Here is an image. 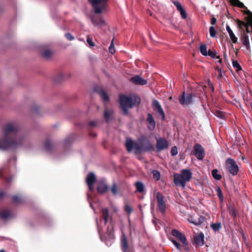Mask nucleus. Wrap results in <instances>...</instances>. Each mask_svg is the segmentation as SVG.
Listing matches in <instances>:
<instances>
[{
	"mask_svg": "<svg viewBox=\"0 0 252 252\" xmlns=\"http://www.w3.org/2000/svg\"><path fill=\"white\" fill-rule=\"evenodd\" d=\"M18 126L13 123H9L3 127V138L0 139V150H5L10 147L16 148L22 146L25 137L19 133Z\"/></svg>",
	"mask_w": 252,
	"mask_h": 252,
	"instance_id": "1",
	"label": "nucleus"
},
{
	"mask_svg": "<svg viewBox=\"0 0 252 252\" xmlns=\"http://www.w3.org/2000/svg\"><path fill=\"white\" fill-rule=\"evenodd\" d=\"M139 143L134 142L131 139H127L125 146L128 152H131L133 149L136 154H140L143 152L154 151V146L145 135H142L138 139Z\"/></svg>",
	"mask_w": 252,
	"mask_h": 252,
	"instance_id": "2",
	"label": "nucleus"
},
{
	"mask_svg": "<svg viewBox=\"0 0 252 252\" xmlns=\"http://www.w3.org/2000/svg\"><path fill=\"white\" fill-rule=\"evenodd\" d=\"M119 101L123 114L127 115L128 109L134 106H138L141 102V98L137 95L131 97L122 94L119 95Z\"/></svg>",
	"mask_w": 252,
	"mask_h": 252,
	"instance_id": "3",
	"label": "nucleus"
},
{
	"mask_svg": "<svg viewBox=\"0 0 252 252\" xmlns=\"http://www.w3.org/2000/svg\"><path fill=\"white\" fill-rule=\"evenodd\" d=\"M192 177V173L189 169H183L181 174L174 175V182L177 186L181 185L184 188L187 182H189Z\"/></svg>",
	"mask_w": 252,
	"mask_h": 252,
	"instance_id": "4",
	"label": "nucleus"
},
{
	"mask_svg": "<svg viewBox=\"0 0 252 252\" xmlns=\"http://www.w3.org/2000/svg\"><path fill=\"white\" fill-rule=\"evenodd\" d=\"M99 237L102 241L104 242L106 245L111 246L115 239L114 232V226L111 223L107 226L106 233L102 235L99 230H98Z\"/></svg>",
	"mask_w": 252,
	"mask_h": 252,
	"instance_id": "5",
	"label": "nucleus"
},
{
	"mask_svg": "<svg viewBox=\"0 0 252 252\" xmlns=\"http://www.w3.org/2000/svg\"><path fill=\"white\" fill-rule=\"evenodd\" d=\"M95 14H101L106 10L107 0H88Z\"/></svg>",
	"mask_w": 252,
	"mask_h": 252,
	"instance_id": "6",
	"label": "nucleus"
},
{
	"mask_svg": "<svg viewBox=\"0 0 252 252\" xmlns=\"http://www.w3.org/2000/svg\"><path fill=\"white\" fill-rule=\"evenodd\" d=\"M225 167L226 171L233 176H236L239 172V166L235 160L232 158H228L225 162Z\"/></svg>",
	"mask_w": 252,
	"mask_h": 252,
	"instance_id": "7",
	"label": "nucleus"
},
{
	"mask_svg": "<svg viewBox=\"0 0 252 252\" xmlns=\"http://www.w3.org/2000/svg\"><path fill=\"white\" fill-rule=\"evenodd\" d=\"M120 246L123 252H135L133 245L128 242L126 236L124 234L121 236Z\"/></svg>",
	"mask_w": 252,
	"mask_h": 252,
	"instance_id": "8",
	"label": "nucleus"
},
{
	"mask_svg": "<svg viewBox=\"0 0 252 252\" xmlns=\"http://www.w3.org/2000/svg\"><path fill=\"white\" fill-rule=\"evenodd\" d=\"M157 201V207L160 212L162 214H165L166 209V204L165 197L160 192L156 193Z\"/></svg>",
	"mask_w": 252,
	"mask_h": 252,
	"instance_id": "9",
	"label": "nucleus"
},
{
	"mask_svg": "<svg viewBox=\"0 0 252 252\" xmlns=\"http://www.w3.org/2000/svg\"><path fill=\"white\" fill-rule=\"evenodd\" d=\"M180 103L183 105H189L193 103V96L191 94L183 92L179 98Z\"/></svg>",
	"mask_w": 252,
	"mask_h": 252,
	"instance_id": "10",
	"label": "nucleus"
},
{
	"mask_svg": "<svg viewBox=\"0 0 252 252\" xmlns=\"http://www.w3.org/2000/svg\"><path fill=\"white\" fill-rule=\"evenodd\" d=\"M156 151L160 152L166 150L169 147L168 142L164 138L159 137L156 139Z\"/></svg>",
	"mask_w": 252,
	"mask_h": 252,
	"instance_id": "11",
	"label": "nucleus"
},
{
	"mask_svg": "<svg viewBox=\"0 0 252 252\" xmlns=\"http://www.w3.org/2000/svg\"><path fill=\"white\" fill-rule=\"evenodd\" d=\"M194 155L198 160H202L205 156V150L199 143H196L193 147Z\"/></svg>",
	"mask_w": 252,
	"mask_h": 252,
	"instance_id": "12",
	"label": "nucleus"
},
{
	"mask_svg": "<svg viewBox=\"0 0 252 252\" xmlns=\"http://www.w3.org/2000/svg\"><path fill=\"white\" fill-rule=\"evenodd\" d=\"M171 234L182 243L183 246L185 247V249H186V247L188 246V242L185 235L175 229L172 230Z\"/></svg>",
	"mask_w": 252,
	"mask_h": 252,
	"instance_id": "13",
	"label": "nucleus"
},
{
	"mask_svg": "<svg viewBox=\"0 0 252 252\" xmlns=\"http://www.w3.org/2000/svg\"><path fill=\"white\" fill-rule=\"evenodd\" d=\"M152 106L153 110L161 117V120L163 121L165 119V114L159 102L157 100L154 99L152 102Z\"/></svg>",
	"mask_w": 252,
	"mask_h": 252,
	"instance_id": "14",
	"label": "nucleus"
},
{
	"mask_svg": "<svg viewBox=\"0 0 252 252\" xmlns=\"http://www.w3.org/2000/svg\"><path fill=\"white\" fill-rule=\"evenodd\" d=\"M192 244L196 247L202 246L205 244L204 235L203 232H200L194 236Z\"/></svg>",
	"mask_w": 252,
	"mask_h": 252,
	"instance_id": "15",
	"label": "nucleus"
},
{
	"mask_svg": "<svg viewBox=\"0 0 252 252\" xmlns=\"http://www.w3.org/2000/svg\"><path fill=\"white\" fill-rule=\"evenodd\" d=\"M108 189L109 186L104 180H101L98 183L96 190L99 194H104L108 191Z\"/></svg>",
	"mask_w": 252,
	"mask_h": 252,
	"instance_id": "16",
	"label": "nucleus"
},
{
	"mask_svg": "<svg viewBox=\"0 0 252 252\" xmlns=\"http://www.w3.org/2000/svg\"><path fill=\"white\" fill-rule=\"evenodd\" d=\"M146 122L147 123L148 128L150 130H154L156 127V122L151 114H148Z\"/></svg>",
	"mask_w": 252,
	"mask_h": 252,
	"instance_id": "17",
	"label": "nucleus"
},
{
	"mask_svg": "<svg viewBox=\"0 0 252 252\" xmlns=\"http://www.w3.org/2000/svg\"><path fill=\"white\" fill-rule=\"evenodd\" d=\"M94 91L98 93L104 102H108L109 98L106 92L102 88L99 87H96L94 88Z\"/></svg>",
	"mask_w": 252,
	"mask_h": 252,
	"instance_id": "18",
	"label": "nucleus"
},
{
	"mask_svg": "<svg viewBox=\"0 0 252 252\" xmlns=\"http://www.w3.org/2000/svg\"><path fill=\"white\" fill-rule=\"evenodd\" d=\"M93 24L95 26H98L104 24V20L101 16L93 15L91 17Z\"/></svg>",
	"mask_w": 252,
	"mask_h": 252,
	"instance_id": "19",
	"label": "nucleus"
},
{
	"mask_svg": "<svg viewBox=\"0 0 252 252\" xmlns=\"http://www.w3.org/2000/svg\"><path fill=\"white\" fill-rule=\"evenodd\" d=\"M241 40L243 45L246 47L247 50H249L250 48L249 37L247 33H245V31L242 34Z\"/></svg>",
	"mask_w": 252,
	"mask_h": 252,
	"instance_id": "20",
	"label": "nucleus"
},
{
	"mask_svg": "<svg viewBox=\"0 0 252 252\" xmlns=\"http://www.w3.org/2000/svg\"><path fill=\"white\" fill-rule=\"evenodd\" d=\"M131 81L136 85H143L147 83L146 80L140 77L139 76L136 75L131 78Z\"/></svg>",
	"mask_w": 252,
	"mask_h": 252,
	"instance_id": "21",
	"label": "nucleus"
},
{
	"mask_svg": "<svg viewBox=\"0 0 252 252\" xmlns=\"http://www.w3.org/2000/svg\"><path fill=\"white\" fill-rule=\"evenodd\" d=\"M114 111L112 110L106 109L104 112V118L107 123H109L113 116Z\"/></svg>",
	"mask_w": 252,
	"mask_h": 252,
	"instance_id": "22",
	"label": "nucleus"
},
{
	"mask_svg": "<svg viewBox=\"0 0 252 252\" xmlns=\"http://www.w3.org/2000/svg\"><path fill=\"white\" fill-rule=\"evenodd\" d=\"M96 180L94 174L93 172H90L87 175L86 181L87 184H94Z\"/></svg>",
	"mask_w": 252,
	"mask_h": 252,
	"instance_id": "23",
	"label": "nucleus"
},
{
	"mask_svg": "<svg viewBox=\"0 0 252 252\" xmlns=\"http://www.w3.org/2000/svg\"><path fill=\"white\" fill-rule=\"evenodd\" d=\"M226 30L229 33L230 38L233 43H236L237 42V37L235 36L233 31L231 29L230 27L228 26H226Z\"/></svg>",
	"mask_w": 252,
	"mask_h": 252,
	"instance_id": "24",
	"label": "nucleus"
},
{
	"mask_svg": "<svg viewBox=\"0 0 252 252\" xmlns=\"http://www.w3.org/2000/svg\"><path fill=\"white\" fill-rule=\"evenodd\" d=\"M110 190L112 194L114 196L118 194L120 191L119 187L115 182H114L112 184V185L110 188Z\"/></svg>",
	"mask_w": 252,
	"mask_h": 252,
	"instance_id": "25",
	"label": "nucleus"
},
{
	"mask_svg": "<svg viewBox=\"0 0 252 252\" xmlns=\"http://www.w3.org/2000/svg\"><path fill=\"white\" fill-rule=\"evenodd\" d=\"M11 216V213L9 210H4L0 212V219L3 220H6L10 218Z\"/></svg>",
	"mask_w": 252,
	"mask_h": 252,
	"instance_id": "26",
	"label": "nucleus"
},
{
	"mask_svg": "<svg viewBox=\"0 0 252 252\" xmlns=\"http://www.w3.org/2000/svg\"><path fill=\"white\" fill-rule=\"evenodd\" d=\"M134 185L136 188V191L142 193L144 191L145 187L143 183L141 182H136Z\"/></svg>",
	"mask_w": 252,
	"mask_h": 252,
	"instance_id": "27",
	"label": "nucleus"
},
{
	"mask_svg": "<svg viewBox=\"0 0 252 252\" xmlns=\"http://www.w3.org/2000/svg\"><path fill=\"white\" fill-rule=\"evenodd\" d=\"M231 3L233 5L238 6L241 8H247V7L244 4V3L239 0H231Z\"/></svg>",
	"mask_w": 252,
	"mask_h": 252,
	"instance_id": "28",
	"label": "nucleus"
},
{
	"mask_svg": "<svg viewBox=\"0 0 252 252\" xmlns=\"http://www.w3.org/2000/svg\"><path fill=\"white\" fill-rule=\"evenodd\" d=\"M52 55L53 52L49 49H46L44 50L42 53V57H43L44 58L46 59H50Z\"/></svg>",
	"mask_w": 252,
	"mask_h": 252,
	"instance_id": "29",
	"label": "nucleus"
},
{
	"mask_svg": "<svg viewBox=\"0 0 252 252\" xmlns=\"http://www.w3.org/2000/svg\"><path fill=\"white\" fill-rule=\"evenodd\" d=\"M205 220V218L203 216H199L198 219L196 220H194L193 221H191L192 223L195 225L198 226L203 223Z\"/></svg>",
	"mask_w": 252,
	"mask_h": 252,
	"instance_id": "30",
	"label": "nucleus"
},
{
	"mask_svg": "<svg viewBox=\"0 0 252 252\" xmlns=\"http://www.w3.org/2000/svg\"><path fill=\"white\" fill-rule=\"evenodd\" d=\"M101 212L102 219L110 218L111 220L112 217L109 216V211L107 208L102 209Z\"/></svg>",
	"mask_w": 252,
	"mask_h": 252,
	"instance_id": "31",
	"label": "nucleus"
},
{
	"mask_svg": "<svg viewBox=\"0 0 252 252\" xmlns=\"http://www.w3.org/2000/svg\"><path fill=\"white\" fill-rule=\"evenodd\" d=\"M211 227L214 231H219L221 228V224L220 222L213 223L211 224Z\"/></svg>",
	"mask_w": 252,
	"mask_h": 252,
	"instance_id": "32",
	"label": "nucleus"
},
{
	"mask_svg": "<svg viewBox=\"0 0 252 252\" xmlns=\"http://www.w3.org/2000/svg\"><path fill=\"white\" fill-rule=\"evenodd\" d=\"M44 147L47 151H51L53 149V146L49 139H46L44 142Z\"/></svg>",
	"mask_w": 252,
	"mask_h": 252,
	"instance_id": "33",
	"label": "nucleus"
},
{
	"mask_svg": "<svg viewBox=\"0 0 252 252\" xmlns=\"http://www.w3.org/2000/svg\"><path fill=\"white\" fill-rule=\"evenodd\" d=\"M212 175L213 178L217 180H220L221 178V175L218 174V170L217 169L212 171Z\"/></svg>",
	"mask_w": 252,
	"mask_h": 252,
	"instance_id": "34",
	"label": "nucleus"
},
{
	"mask_svg": "<svg viewBox=\"0 0 252 252\" xmlns=\"http://www.w3.org/2000/svg\"><path fill=\"white\" fill-rule=\"evenodd\" d=\"M200 51L201 53L205 56H207L208 54V51L207 50V46L206 44H201L200 47Z\"/></svg>",
	"mask_w": 252,
	"mask_h": 252,
	"instance_id": "35",
	"label": "nucleus"
},
{
	"mask_svg": "<svg viewBox=\"0 0 252 252\" xmlns=\"http://www.w3.org/2000/svg\"><path fill=\"white\" fill-rule=\"evenodd\" d=\"M228 211L229 214L232 216L233 219H236L237 217V214L236 213L235 208L232 205H230L228 206Z\"/></svg>",
	"mask_w": 252,
	"mask_h": 252,
	"instance_id": "36",
	"label": "nucleus"
},
{
	"mask_svg": "<svg viewBox=\"0 0 252 252\" xmlns=\"http://www.w3.org/2000/svg\"><path fill=\"white\" fill-rule=\"evenodd\" d=\"M232 65L233 67L236 69L237 72L242 70V67L237 61L233 60Z\"/></svg>",
	"mask_w": 252,
	"mask_h": 252,
	"instance_id": "37",
	"label": "nucleus"
},
{
	"mask_svg": "<svg viewBox=\"0 0 252 252\" xmlns=\"http://www.w3.org/2000/svg\"><path fill=\"white\" fill-rule=\"evenodd\" d=\"M217 53L215 50L211 51V50H208V54L207 56H210L213 58L220 59V56H217Z\"/></svg>",
	"mask_w": 252,
	"mask_h": 252,
	"instance_id": "38",
	"label": "nucleus"
},
{
	"mask_svg": "<svg viewBox=\"0 0 252 252\" xmlns=\"http://www.w3.org/2000/svg\"><path fill=\"white\" fill-rule=\"evenodd\" d=\"M124 210L128 214H131L133 211L132 207L128 203H125Z\"/></svg>",
	"mask_w": 252,
	"mask_h": 252,
	"instance_id": "39",
	"label": "nucleus"
},
{
	"mask_svg": "<svg viewBox=\"0 0 252 252\" xmlns=\"http://www.w3.org/2000/svg\"><path fill=\"white\" fill-rule=\"evenodd\" d=\"M236 22L239 28L241 30L243 31L244 32V28H245V27L247 25L246 23L239 19L237 20Z\"/></svg>",
	"mask_w": 252,
	"mask_h": 252,
	"instance_id": "40",
	"label": "nucleus"
},
{
	"mask_svg": "<svg viewBox=\"0 0 252 252\" xmlns=\"http://www.w3.org/2000/svg\"><path fill=\"white\" fill-rule=\"evenodd\" d=\"M217 192V195L220 202H222L223 200V196L222 194V190L220 187H218L216 190Z\"/></svg>",
	"mask_w": 252,
	"mask_h": 252,
	"instance_id": "41",
	"label": "nucleus"
},
{
	"mask_svg": "<svg viewBox=\"0 0 252 252\" xmlns=\"http://www.w3.org/2000/svg\"><path fill=\"white\" fill-rule=\"evenodd\" d=\"M152 173L153 178L157 181L159 180L160 177V172L158 170H153Z\"/></svg>",
	"mask_w": 252,
	"mask_h": 252,
	"instance_id": "42",
	"label": "nucleus"
},
{
	"mask_svg": "<svg viewBox=\"0 0 252 252\" xmlns=\"http://www.w3.org/2000/svg\"><path fill=\"white\" fill-rule=\"evenodd\" d=\"M12 200L14 203L19 204L21 202V198L18 195H14L12 196Z\"/></svg>",
	"mask_w": 252,
	"mask_h": 252,
	"instance_id": "43",
	"label": "nucleus"
},
{
	"mask_svg": "<svg viewBox=\"0 0 252 252\" xmlns=\"http://www.w3.org/2000/svg\"><path fill=\"white\" fill-rule=\"evenodd\" d=\"M209 32L210 36L212 37H215L216 35V31L213 26H211L209 28Z\"/></svg>",
	"mask_w": 252,
	"mask_h": 252,
	"instance_id": "44",
	"label": "nucleus"
},
{
	"mask_svg": "<svg viewBox=\"0 0 252 252\" xmlns=\"http://www.w3.org/2000/svg\"><path fill=\"white\" fill-rule=\"evenodd\" d=\"M109 52L113 54L115 52L114 44V38L112 39L111 42V44L109 48Z\"/></svg>",
	"mask_w": 252,
	"mask_h": 252,
	"instance_id": "45",
	"label": "nucleus"
},
{
	"mask_svg": "<svg viewBox=\"0 0 252 252\" xmlns=\"http://www.w3.org/2000/svg\"><path fill=\"white\" fill-rule=\"evenodd\" d=\"M215 115L221 119H223L225 116L224 112L220 111V110H217L215 112Z\"/></svg>",
	"mask_w": 252,
	"mask_h": 252,
	"instance_id": "46",
	"label": "nucleus"
},
{
	"mask_svg": "<svg viewBox=\"0 0 252 252\" xmlns=\"http://www.w3.org/2000/svg\"><path fill=\"white\" fill-rule=\"evenodd\" d=\"M172 243L175 245L176 249L179 251H181V245L175 239H171V240Z\"/></svg>",
	"mask_w": 252,
	"mask_h": 252,
	"instance_id": "47",
	"label": "nucleus"
},
{
	"mask_svg": "<svg viewBox=\"0 0 252 252\" xmlns=\"http://www.w3.org/2000/svg\"><path fill=\"white\" fill-rule=\"evenodd\" d=\"M178 11H180L181 16L183 19H186L187 18V15L186 12L183 8Z\"/></svg>",
	"mask_w": 252,
	"mask_h": 252,
	"instance_id": "48",
	"label": "nucleus"
},
{
	"mask_svg": "<svg viewBox=\"0 0 252 252\" xmlns=\"http://www.w3.org/2000/svg\"><path fill=\"white\" fill-rule=\"evenodd\" d=\"M178 154L177 148L176 146H174L171 148V154L172 156H174Z\"/></svg>",
	"mask_w": 252,
	"mask_h": 252,
	"instance_id": "49",
	"label": "nucleus"
},
{
	"mask_svg": "<svg viewBox=\"0 0 252 252\" xmlns=\"http://www.w3.org/2000/svg\"><path fill=\"white\" fill-rule=\"evenodd\" d=\"M65 36L69 41L73 40L74 39V37L70 33H65Z\"/></svg>",
	"mask_w": 252,
	"mask_h": 252,
	"instance_id": "50",
	"label": "nucleus"
},
{
	"mask_svg": "<svg viewBox=\"0 0 252 252\" xmlns=\"http://www.w3.org/2000/svg\"><path fill=\"white\" fill-rule=\"evenodd\" d=\"M173 3L175 6L176 7L177 10H179L183 8L182 6L178 1H174Z\"/></svg>",
	"mask_w": 252,
	"mask_h": 252,
	"instance_id": "51",
	"label": "nucleus"
},
{
	"mask_svg": "<svg viewBox=\"0 0 252 252\" xmlns=\"http://www.w3.org/2000/svg\"><path fill=\"white\" fill-rule=\"evenodd\" d=\"M87 41L88 43L90 45V46H91V47L94 46V43L93 42V41L91 38L88 37Z\"/></svg>",
	"mask_w": 252,
	"mask_h": 252,
	"instance_id": "52",
	"label": "nucleus"
},
{
	"mask_svg": "<svg viewBox=\"0 0 252 252\" xmlns=\"http://www.w3.org/2000/svg\"><path fill=\"white\" fill-rule=\"evenodd\" d=\"M216 69L217 70V71L219 72V77H220V78L222 77V74L221 69L219 68V67H217L216 68Z\"/></svg>",
	"mask_w": 252,
	"mask_h": 252,
	"instance_id": "53",
	"label": "nucleus"
},
{
	"mask_svg": "<svg viewBox=\"0 0 252 252\" xmlns=\"http://www.w3.org/2000/svg\"><path fill=\"white\" fill-rule=\"evenodd\" d=\"M217 22V19L215 18L214 17H212L211 20V24L212 25H214L216 24Z\"/></svg>",
	"mask_w": 252,
	"mask_h": 252,
	"instance_id": "54",
	"label": "nucleus"
},
{
	"mask_svg": "<svg viewBox=\"0 0 252 252\" xmlns=\"http://www.w3.org/2000/svg\"><path fill=\"white\" fill-rule=\"evenodd\" d=\"M94 184H87L89 189L91 191H94Z\"/></svg>",
	"mask_w": 252,
	"mask_h": 252,
	"instance_id": "55",
	"label": "nucleus"
},
{
	"mask_svg": "<svg viewBox=\"0 0 252 252\" xmlns=\"http://www.w3.org/2000/svg\"><path fill=\"white\" fill-rule=\"evenodd\" d=\"M208 86H211V88H210L212 91V92H214V87L213 85V84L210 82V80H209V82H208Z\"/></svg>",
	"mask_w": 252,
	"mask_h": 252,
	"instance_id": "56",
	"label": "nucleus"
},
{
	"mask_svg": "<svg viewBox=\"0 0 252 252\" xmlns=\"http://www.w3.org/2000/svg\"><path fill=\"white\" fill-rule=\"evenodd\" d=\"M96 122L95 121H91L89 122V125L91 126H96Z\"/></svg>",
	"mask_w": 252,
	"mask_h": 252,
	"instance_id": "57",
	"label": "nucleus"
},
{
	"mask_svg": "<svg viewBox=\"0 0 252 252\" xmlns=\"http://www.w3.org/2000/svg\"><path fill=\"white\" fill-rule=\"evenodd\" d=\"M245 14L249 15V17H250L252 15V12H251L250 10H248L247 11H246Z\"/></svg>",
	"mask_w": 252,
	"mask_h": 252,
	"instance_id": "58",
	"label": "nucleus"
},
{
	"mask_svg": "<svg viewBox=\"0 0 252 252\" xmlns=\"http://www.w3.org/2000/svg\"><path fill=\"white\" fill-rule=\"evenodd\" d=\"M245 28L246 29V32H247V33H250V31L249 27H248V25H246L245 27Z\"/></svg>",
	"mask_w": 252,
	"mask_h": 252,
	"instance_id": "59",
	"label": "nucleus"
},
{
	"mask_svg": "<svg viewBox=\"0 0 252 252\" xmlns=\"http://www.w3.org/2000/svg\"><path fill=\"white\" fill-rule=\"evenodd\" d=\"M188 221L190 222V223H192V222L191 221H193L194 220H195L194 219H193V218L192 217H191L189 219H188Z\"/></svg>",
	"mask_w": 252,
	"mask_h": 252,
	"instance_id": "60",
	"label": "nucleus"
},
{
	"mask_svg": "<svg viewBox=\"0 0 252 252\" xmlns=\"http://www.w3.org/2000/svg\"><path fill=\"white\" fill-rule=\"evenodd\" d=\"M4 195L3 191H0V199Z\"/></svg>",
	"mask_w": 252,
	"mask_h": 252,
	"instance_id": "61",
	"label": "nucleus"
},
{
	"mask_svg": "<svg viewBox=\"0 0 252 252\" xmlns=\"http://www.w3.org/2000/svg\"><path fill=\"white\" fill-rule=\"evenodd\" d=\"M33 110L36 112H38V107L37 106H36L35 107H34L32 108Z\"/></svg>",
	"mask_w": 252,
	"mask_h": 252,
	"instance_id": "62",
	"label": "nucleus"
},
{
	"mask_svg": "<svg viewBox=\"0 0 252 252\" xmlns=\"http://www.w3.org/2000/svg\"><path fill=\"white\" fill-rule=\"evenodd\" d=\"M109 218H106V219H103L104 220V223L105 224H106L107 221H108Z\"/></svg>",
	"mask_w": 252,
	"mask_h": 252,
	"instance_id": "63",
	"label": "nucleus"
},
{
	"mask_svg": "<svg viewBox=\"0 0 252 252\" xmlns=\"http://www.w3.org/2000/svg\"><path fill=\"white\" fill-rule=\"evenodd\" d=\"M60 77L61 78V79H62L63 78V75L62 74H60Z\"/></svg>",
	"mask_w": 252,
	"mask_h": 252,
	"instance_id": "64",
	"label": "nucleus"
}]
</instances>
